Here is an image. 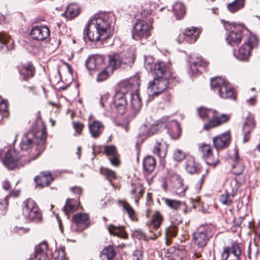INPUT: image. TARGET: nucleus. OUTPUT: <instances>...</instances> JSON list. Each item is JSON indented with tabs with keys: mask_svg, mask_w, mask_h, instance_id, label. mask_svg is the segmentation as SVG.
I'll return each mask as SVG.
<instances>
[{
	"mask_svg": "<svg viewBox=\"0 0 260 260\" xmlns=\"http://www.w3.org/2000/svg\"><path fill=\"white\" fill-rule=\"evenodd\" d=\"M113 17L107 14L95 15L88 21L83 32L85 39L90 41H104L114 32Z\"/></svg>",
	"mask_w": 260,
	"mask_h": 260,
	"instance_id": "1",
	"label": "nucleus"
},
{
	"mask_svg": "<svg viewBox=\"0 0 260 260\" xmlns=\"http://www.w3.org/2000/svg\"><path fill=\"white\" fill-rule=\"evenodd\" d=\"M171 63H168L162 71V75L154 74V79L149 82L147 86V92L149 95H157L167 88L168 79L171 77Z\"/></svg>",
	"mask_w": 260,
	"mask_h": 260,
	"instance_id": "2",
	"label": "nucleus"
},
{
	"mask_svg": "<svg viewBox=\"0 0 260 260\" xmlns=\"http://www.w3.org/2000/svg\"><path fill=\"white\" fill-rule=\"evenodd\" d=\"M46 140V133L44 130L38 131L36 134L29 132L22 137L20 147L22 150L29 151L36 144L37 149L40 152L45 148Z\"/></svg>",
	"mask_w": 260,
	"mask_h": 260,
	"instance_id": "3",
	"label": "nucleus"
},
{
	"mask_svg": "<svg viewBox=\"0 0 260 260\" xmlns=\"http://www.w3.org/2000/svg\"><path fill=\"white\" fill-rule=\"evenodd\" d=\"M200 117L203 119H207L208 122L204 125V129L208 131L226 122L229 117L226 114L219 115L213 109L201 107L198 110Z\"/></svg>",
	"mask_w": 260,
	"mask_h": 260,
	"instance_id": "4",
	"label": "nucleus"
},
{
	"mask_svg": "<svg viewBox=\"0 0 260 260\" xmlns=\"http://www.w3.org/2000/svg\"><path fill=\"white\" fill-rule=\"evenodd\" d=\"M210 86L212 90L217 91L220 98L235 99V95L233 88L225 79L220 77L211 78Z\"/></svg>",
	"mask_w": 260,
	"mask_h": 260,
	"instance_id": "5",
	"label": "nucleus"
},
{
	"mask_svg": "<svg viewBox=\"0 0 260 260\" xmlns=\"http://www.w3.org/2000/svg\"><path fill=\"white\" fill-rule=\"evenodd\" d=\"M134 58L130 54L127 55L118 53H111L108 55V63L106 66L110 72L120 67L124 68L126 66H131L133 63Z\"/></svg>",
	"mask_w": 260,
	"mask_h": 260,
	"instance_id": "6",
	"label": "nucleus"
},
{
	"mask_svg": "<svg viewBox=\"0 0 260 260\" xmlns=\"http://www.w3.org/2000/svg\"><path fill=\"white\" fill-rule=\"evenodd\" d=\"M126 97L115 93L114 101L110 106V111L107 112L106 115L109 117L123 115L126 111Z\"/></svg>",
	"mask_w": 260,
	"mask_h": 260,
	"instance_id": "7",
	"label": "nucleus"
},
{
	"mask_svg": "<svg viewBox=\"0 0 260 260\" xmlns=\"http://www.w3.org/2000/svg\"><path fill=\"white\" fill-rule=\"evenodd\" d=\"M22 214L29 220L40 221L42 218V214L36 202L31 199L25 200L22 204Z\"/></svg>",
	"mask_w": 260,
	"mask_h": 260,
	"instance_id": "8",
	"label": "nucleus"
},
{
	"mask_svg": "<svg viewBox=\"0 0 260 260\" xmlns=\"http://www.w3.org/2000/svg\"><path fill=\"white\" fill-rule=\"evenodd\" d=\"M139 85V78L137 76L123 80L119 83V89L116 94H119L123 96L126 97V95L129 92L131 95L132 93L138 92Z\"/></svg>",
	"mask_w": 260,
	"mask_h": 260,
	"instance_id": "9",
	"label": "nucleus"
},
{
	"mask_svg": "<svg viewBox=\"0 0 260 260\" xmlns=\"http://www.w3.org/2000/svg\"><path fill=\"white\" fill-rule=\"evenodd\" d=\"M256 43L255 37H251L246 43L241 45L237 50L234 52L235 57L239 60L247 61L251 55L253 46Z\"/></svg>",
	"mask_w": 260,
	"mask_h": 260,
	"instance_id": "10",
	"label": "nucleus"
},
{
	"mask_svg": "<svg viewBox=\"0 0 260 260\" xmlns=\"http://www.w3.org/2000/svg\"><path fill=\"white\" fill-rule=\"evenodd\" d=\"M151 27L145 21L138 19L132 30V38L136 40L146 39L150 34Z\"/></svg>",
	"mask_w": 260,
	"mask_h": 260,
	"instance_id": "11",
	"label": "nucleus"
},
{
	"mask_svg": "<svg viewBox=\"0 0 260 260\" xmlns=\"http://www.w3.org/2000/svg\"><path fill=\"white\" fill-rule=\"evenodd\" d=\"M224 27L230 32L226 38L227 42L231 46L238 44L243 38L242 31L239 28L238 25L232 24L228 22L223 23Z\"/></svg>",
	"mask_w": 260,
	"mask_h": 260,
	"instance_id": "12",
	"label": "nucleus"
},
{
	"mask_svg": "<svg viewBox=\"0 0 260 260\" xmlns=\"http://www.w3.org/2000/svg\"><path fill=\"white\" fill-rule=\"evenodd\" d=\"M169 62L165 64L161 61L154 62V58L151 56L145 57L144 67L148 71L152 72L153 74H157L159 75H162V71L166 68Z\"/></svg>",
	"mask_w": 260,
	"mask_h": 260,
	"instance_id": "13",
	"label": "nucleus"
},
{
	"mask_svg": "<svg viewBox=\"0 0 260 260\" xmlns=\"http://www.w3.org/2000/svg\"><path fill=\"white\" fill-rule=\"evenodd\" d=\"M199 149L207 165L214 168L218 164L219 162L218 158L213 154L210 145L204 144L200 147Z\"/></svg>",
	"mask_w": 260,
	"mask_h": 260,
	"instance_id": "14",
	"label": "nucleus"
},
{
	"mask_svg": "<svg viewBox=\"0 0 260 260\" xmlns=\"http://www.w3.org/2000/svg\"><path fill=\"white\" fill-rule=\"evenodd\" d=\"M208 229L205 228L202 230H198L193 234V241L198 248L202 249L206 246L209 237L207 235Z\"/></svg>",
	"mask_w": 260,
	"mask_h": 260,
	"instance_id": "15",
	"label": "nucleus"
},
{
	"mask_svg": "<svg viewBox=\"0 0 260 260\" xmlns=\"http://www.w3.org/2000/svg\"><path fill=\"white\" fill-rule=\"evenodd\" d=\"M30 35L34 40L43 41L49 37L50 30L46 26H36L32 28Z\"/></svg>",
	"mask_w": 260,
	"mask_h": 260,
	"instance_id": "16",
	"label": "nucleus"
},
{
	"mask_svg": "<svg viewBox=\"0 0 260 260\" xmlns=\"http://www.w3.org/2000/svg\"><path fill=\"white\" fill-rule=\"evenodd\" d=\"M18 70L20 74V78L22 80L27 81L32 77L35 74V69L30 62L23 63L19 66Z\"/></svg>",
	"mask_w": 260,
	"mask_h": 260,
	"instance_id": "17",
	"label": "nucleus"
},
{
	"mask_svg": "<svg viewBox=\"0 0 260 260\" xmlns=\"http://www.w3.org/2000/svg\"><path fill=\"white\" fill-rule=\"evenodd\" d=\"M19 159V156L16 151L9 150L5 154L3 163L9 169H13L17 166Z\"/></svg>",
	"mask_w": 260,
	"mask_h": 260,
	"instance_id": "18",
	"label": "nucleus"
},
{
	"mask_svg": "<svg viewBox=\"0 0 260 260\" xmlns=\"http://www.w3.org/2000/svg\"><path fill=\"white\" fill-rule=\"evenodd\" d=\"M200 34V30L199 28L191 26L184 29L183 31V36L184 40L186 43L192 44L197 40Z\"/></svg>",
	"mask_w": 260,
	"mask_h": 260,
	"instance_id": "19",
	"label": "nucleus"
},
{
	"mask_svg": "<svg viewBox=\"0 0 260 260\" xmlns=\"http://www.w3.org/2000/svg\"><path fill=\"white\" fill-rule=\"evenodd\" d=\"M48 245L46 241H43L36 246L35 254L31 257V260H49L47 256Z\"/></svg>",
	"mask_w": 260,
	"mask_h": 260,
	"instance_id": "20",
	"label": "nucleus"
},
{
	"mask_svg": "<svg viewBox=\"0 0 260 260\" xmlns=\"http://www.w3.org/2000/svg\"><path fill=\"white\" fill-rule=\"evenodd\" d=\"M255 127V122L253 116L249 114L247 116L246 121L243 126V132L244 137L243 141L247 142L250 139V133Z\"/></svg>",
	"mask_w": 260,
	"mask_h": 260,
	"instance_id": "21",
	"label": "nucleus"
},
{
	"mask_svg": "<svg viewBox=\"0 0 260 260\" xmlns=\"http://www.w3.org/2000/svg\"><path fill=\"white\" fill-rule=\"evenodd\" d=\"M231 159L233 161L231 170L232 173L236 175L241 174L243 172L244 165L243 161L239 158L238 151L236 149L234 150V153Z\"/></svg>",
	"mask_w": 260,
	"mask_h": 260,
	"instance_id": "22",
	"label": "nucleus"
},
{
	"mask_svg": "<svg viewBox=\"0 0 260 260\" xmlns=\"http://www.w3.org/2000/svg\"><path fill=\"white\" fill-rule=\"evenodd\" d=\"M104 58L101 55H95L89 56L85 63L88 70L99 69L103 63Z\"/></svg>",
	"mask_w": 260,
	"mask_h": 260,
	"instance_id": "23",
	"label": "nucleus"
},
{
	"mask_svg": "<svg viewBox=\"0 0 260 260\" xmlns=\"http://www.w3.org/2000/svg\"><path fill=\"white\" fill-rule=\"evenodd\" d=\"M229 143L230 135L227 133H224L213 139V145L217 150L225 148L229 144Z\"/></svg>",
	"mask_w": 260,
	"mask_h": 260,
	"instance_id": "24",
	"label": "nucleus"
},
{
	"mask_svg": "<svg viewBox=\"0 0 260 260\" xmlns=\"http://www.w3.org/2000/svg\"><path fill=\"white\" fill-rule=\"evenodd\" d=\"M73 220L76 224L82 226L80 231L87 228L89 224V217L86 213H77L73 216Z\"/></svg>",
	"mask_w": 260,
	"mask_h": 260,
	"instance_id": "25",
	"label": "nucleus"
},
{
	"mask_svg": "<svg viewBox=\"0 0 260 260\" xmlns=\"http://www.w3.org/2000/svg\"><path fill=\"white\" fill-rule=\"evenodd\" d=\"M88 127L91 136L97 138L102 133L104 126L100 121L94 120L92 123H89Z\"/></svg>",
	"mask_w": 260,
	"mask_h": 260,
	"instance_id": "26",
	"label": "nucleus"
},
{
	"mask_svg": "<svg viewBox=\"0 0 260 260\" xmlns=\"http://www.w3.org/2000/svg\"><path fill=\"white\" fill-rule=\"evenodd\" d=\"M168 128V133L173 139H178L181 134V129L176 121H172L169 124H166Z\"/></svg>",
	"mask_w": 260,
	"mask_h": 260,
	"instance_id": "27",
	"label": "nucleus"
},
{
	"mask_svg": "<svg viewBox=\"0 0 260 260\" xmlns=\"http://www.w3.org/2000/svg\"><path fill=\"white\" fill-rule=\"evenodd\" d=\"M35 180L38 185L43 187L49 185L52 181L53 178L50 173L45 172L36 177Z\"/></svg>",
	"mask_w": 260,
	"mask_h": 260,
	"instance_id": "28",
	"label": "nucleus"
},
{
	"mask_svg": "<svg viewBox=\"0 0 260 260\" xmlns=\"http://www.w3.org/2000/svg\"><path fill=\"white\" fill-rule=\"evenodd\" d=\"M79 12V6L76 4H72L67 7L65 12L62 14V16L71 19L78 16Z\"/></svg>",
	"mask_w": 260,
	"mask_h": 260,
	"instance_id": "29",
	"label": "nucleus"
},
{
	"mask_svg": "<svg viewBox=\"0 0 260 260\" xmlns=\"http://www.w3.org/2000/svg\"><path fill=\"white\" fill-rule=\"evenodd\" d=\"M172 12L176 19H181L184 16L186 13L185 6L181 2H176L172 6Z\"/></svg>",
	"mask_w": 260,
	"mask_h": 260,
	"instance_id": "30",
	"label": "nucleus"
},
{
	"mask_svg": "<svg viewBox=\"0 0 260 260\" xmlns=\"http://www.w3.org/2000/svg\"><path fill=\"white\" fill-rule=\"evenodd\" d=\"M167 145L164 142L156 141L154 146L153 153L157 154L160 158H164L167 153Z\"/></svg>",
	"mask_w": 260,
	"mask_h": 260,
	"instance_id": "31",
	"label": "nucleus"
},
{
	"mask_svg": "<svg viewBox=\"0 0 260 260\" xmlns=\"http://www.w3.org/2000/svg\"><path fill=\"white\" fill-rule=\"evenodd\" d=\"M79 202L76 199H68L63 210L64 213L68 216V214L75 211L79 206Z\"/></svg>",
	"mask_w": 260,
	"mask_h": 260,
	"instance_id": "32",
	"label": "nucleus"
},
{
	"mask_svg": "<svg viewBox=\"0 0 260 260\" xmlns=\"http://www.w3.org/2000/svg\"><path fill=\"white\" fill-rule=\"evenodd\" d=\"M208 64L201 56L197 57L196 60L193 61L190 64V69L193 73H201V68Z\"/></svg>",
	"mask_w": 260,
	"mask_h": 260,
	"instance_id": "33",
	"label": "nucleus"
},
{
	"mask_svg": "<svg viewBox=\"0 0 260 260\" xmlns=\"http://www.w3.org/2000/svg\"><path fill=\"white\" fill-rule=\"evenodd\" d=\"M131 108L135 111H139L142 107V102L138 92L132 93L130 95Z\"/></svg>",
	"mask_w": 260,
	"mask_h": 260,
	"instance_id": "34",
	"label": "nucleus"
},
{
	"mask_svg": "<svg viewBox=\"0 0 260 260\" xmlns=\"http://www.w3.org/2000/svg\"><path fill=\"white\" fill-rule=\"evenodd\" d=\"M108 231L110 234L121 237L123 239L127 238V234L124 231L123 227L115 226L113 224L108 226Z\"/></svg>",
	"mask_w": 260,
	"mask_h": 260,
	"instance_id": "35",
	"label": "nucleus"
},
{
	"mask_svg": "<svg viewBox=\"0 0 260 260\" xmlns=\"http://www.w3.org/2000/svg\"><path fill=\"white\" fill-rule=\"evenodd\" d=\"M116 253L113 247L109 246L105 248L100 254L102 260H114Z\"/></svg>",
	"mask_w": 260,
	"mask_h": 260,
	"instance_id": "36",
	"label": "nucleus"
},
{
	"mask_svg": "<svg viewBox=\"0 0 260 260\" xmlns=\"http://www.w3.org/2000/svg\"><path fill=\"white\" fill-rule=\"evenodd\" d=\"M156 161L154 158L151 156L145 157L143 160V167L144 170L148 173H151L154 169Z\"/></svg>",
	"mask_w": 260,
	"mask_h": 260,
	"instance_id": "37",
	"label": "nucleus"
},
{
	"mask_svg": "<svg viewBox=\"0 0 260 260\" xmlns=\"http://www.w3.org/2000/svg\"><path fill=\"white\" fill-rule=\"evenodd\" d=\"M185 169L190 174L198 173L199 165L196 163L193 157L190 156L187 158L185 162Z\"/></svg>",
	"mask_w": 260,
	"mask_h": 260,
	"instance_id": "38",
	"label": "nucleus"
},
{
	"mask_svg": "<svg viewBox=\"0 0 260 260\" xmlns=\"http://www.w3.org/2000/svg\"><path fill=\"white\" fill-rule=\"evenodd\" d=\"M64 247L63 246L59 247L58 249L56 248L55 250L52 252V257L55 260H69L66 257L64 251Z\"/></svg>",
	"mask_w": 260,
	"mask_h": 260,
	"instance_id": "39",
	"label": "nucleus"
},
{
	"mask_svg": "<svg viewBox=\"0 0 260 260\" xmlns=\"http://www.w3.org/2000/svg\"><path fill=\"white\" fill-rule=\"evenodd\" d=\"M244 5V0H235L232 3L228 5V8L231 12L234 13L243 8Z\"/></svg>",
	"mask_w": 260,
	"mask_h": 260,
	"instance_id": "40",
	"label": "nucleus"
},
{
	"mask_svg": "<svg viewBox=\"0 0 260 260\" xmlns=\"http://www.w3.org/2000/svg\"><path fill=\"white\" fill-rule=\"evenodd\" d=\"M162 221V215L157 211L155 212L152 215L151 220V224H152L154 229H158L160 226Z\"/></svg>",
	"mask_w": 260,
	"mask_h": 260,
	"instance_id": "41",
	"label": "nucleus"
},
{
	"mask_svg": "<svg viewBox=\"0 0 260 260\" xmlns=\"http://www.w3.org/2000/svg\"><path fill=\"white\" fill-rule=\"evenodd\" d=\"M110 69L107 66L102 70L97 75L96 81L99 82H103L108 78L109 76L113 72H110Z\"/></svg>",
	"mask_w": 260,
	"mask_h": 260,
	"instance_id": "42",
	"label": "nucleus"
},
{
	"mask_svg": "<svg viewBox=\"0 0 260 260\" xmlns=\"http://www.w3.org/2000/svg\"><path fill=\"white\" fill-rule=\"evenodd\" d=\"M162 200L166 205L173 210H177L180 206V202L175 200H171L166 198H162Z\"/></svg>",
	"mask_w": 260,
	"mask_h": 260,
	"instance_id": "43",
	"label": "nucleus"
},
{
	"mask_svg": "<svg viewBox=\"0 0 260 260\" xmlns=\"http://www.w3.org/2000/svg\"><path fill=\"white\" fill-rule=\"evenodd\" d=\"M185 153L180 149H175L173 151V158L177 162L182 161L185 157Z\"/></svg>",
	"mask_w": 260,
	"mask_h": 260,
	"instance_id": "44",
	"label": "nucleus"
},
{
	"mask_svg": "<svg viewBox=\"0 0 260 260\" xmlns=\"http://www.w3.org/2000/svg\"><path fill=\"white\" fill-rule=\"evenodd\" d=\"M234 196L229 193H224L219 198L220 202L226 206H230L233 202Z\"/></svg>",
	"mask_w": 260,
	"mask_h": 260,
	"instance_id": "45",
	"label": "nucleus"
},
{
	"mask_svg": "<svg viewBox=\"0 0 260 260\" xmlns=\"http://www.w3.org/2000/svg\"><path fill=\"white\" fill-rule=\"evenodd\" d=\"M101 173L104 175L107 179L111 182L113 180L116 178V175L115 172L108 168H103L100 169Z\"/></svg>",
	"mask_w": 260,
	"mask_h": 260,
	"instance_id": "46",
	"label": "nucleus"
},
{
	"mask_svg": "<svg viewBox=\"0 0 260 260\" xmlns=\"http://www.w3.org/2000/svg\"><path fill=\"white\" fill-rule=\"evenodd\" d=\"M166 126V124L162 122H158L156 124H153L148 127L149 132H146V133H145V135H146L147 136H151L152 135L156 133L160 128L165 127Z\"/></svg>",
	"mask_w": 260,
	"mask_h": 260,
	"instance_id": "47",
	"label": "nucleus"
},
{
	"mask_svg": "<svg viewBox=\"0 0 260 260\" xmlns=\"http://www.w3.org/2000/svg\"><path fill=\"white\" fill-rule=\"evenodd\" d=\"M170 181L176 188H180L182 185V181L180 176L177 174H173L170 177Z\"/></svg>",
	"mask_w": 260,
	"mask_h": 260,
	"instance_id": "48",
	"label": "nucleus"
},
{
	"mask_svg": "<svg viewBox=\"0 0 260 260\" xmlns=\"http://www.w3.org/2000/svg\"><path fill=\"white\" fill-rule=\"evenodd\" d=\"M132 194H135V201L137 203L138 200L141 198L143 193L142 187L139 185H135L131 190Z\"/></svg>",
	"mask_w": 260,
	"mask_h": 260,
	"instance_id": "49",
	"label": "nucleus"
},
{
	"mask_svg": "<svg viewBox=\"0 0 260 260\" xmlns=\"http://www.w3.org/2000/svg\"><path fill=\"white\" fill-rule=\"evenodd\" d=\"M10 42V37L7 35L1 32L0 33V51L2 50L5 47L8 49V47L7 45Z\"/></svg>",
	"mask_w": 260,
	"mask_h": 260,
	"instance_id": "50",
	"label": "nucleus"
},
{
	"mask_svg": "<svg viewBox=\"0 0 260 260\" xmlns=\"http://www.w3.org/2000/svg\"><path fill=\"white\" fill-rule=\"evenodd\" d=\"M241 250L237 244H233L232 246V254H233L231 260H239L241 255Z\"/></svg>",
	"mask_w": 260,
	"mask_h": 260,
	"instance_id": "51",
	"label": "nucleus"
},
{
	"mask_svg": "<svg viewBox=\"0 0 260 260\" xmlns=\"http://www.w3.org/2000/svg\"><path fill=\"white\" fill-rule=\"evenodd\" d=\"M105 152L109 157L118 154L116 147L113 145L106 146L104 148Z\"/></svg>",
	"mask_w": 260,
	"mask_h": 260,
	"instance_id": "52",
	"label": "nucleus"
},
{
	"mask_svg": "<svg viewBox=\"0 0 260 260\" xmlns=\"http://www.w3.org/2000/svg\"><path fill=\"white\" fill-rule=\"evenodd\" d=\"M177 233V227L174 225L170 226L166 230L167 237H175Z\"/></svg>",
	"mask_w": 260,
	"mask_h": 260,
	"instance_id": "53",
	"label": "nucleus"
},
{
	"mask_svg": "<svg viewBox=\"0 0 260 260\" xmlns=\"http://www.w3.org/2000/svg\"><path fill=\"white\" fill-rule=\"evenodd\" d=\"M160 232L158 230V229H154L153 231L150 230L146 237L149 239L155 240L160 235Z\"/></svg>",
	"mask_w": 260,
	"mask_h": 260,
	"instance_id": "54",
	"label": "nucleus"
},
{
	"mask_svg": "<svg viewBox=\"0 0 260 260\" xmlns=\"http://www.w3.org/2000/svg\"><path fill=\"white\" fill-rule=\"evenodd\" d=\"M123 209L126 211L129 217L133 219L134 216V211L132 207L129 205V204L127 202H124L123 203Z\"/></svg>",
	"mask_w": 260,
	"mask_h": 260,
	"instance_id": "55",
	"label": "nucleus"
},
{
	"mask_svg": "<svg viewBox=\"0 0 260 260\" xmlns=\"http://www.w3.org/2000/svg\"><path fill=\"white\" fill-rule=\"evenodd\" d=\"M232 247L231 248H225L221 254V260H226L228 257L231 258L232 257Z\"/></svg>",
	"mask_w": 260,
	"mask_h": 260,
	"instance_id": "56",
	"label": "nucleus"
},
{
	"mask_svg": "<svg viewBox=\"0 0 260 260\" xmlns=\"http://www.w3.org/2000/svg\"><path fill=\"white\" fill-rule=\"evenodd\" d=\"M8 196H7L3 201L1 199L0 200V211H2L0 213L2 214H4L6 213V209L8 206Z\"/></svg>",
	"mask_w": 260,
	"mask_h": 260,
	"instance_id": "57",
	"label": "nucleus"
},
{
	"mask_svg": "<svg viewBox=\"0 0 260 260\" xmlns=\"http://www.w3.org/2000/svg\"><path fill=\"white\" fill-rule=\"evenodd\" d=\"M29 231L28 229L23 228L22 227H14L12 232L15 234H17L19 235H22L27 233Z\"/></svg>",
	"mask_w": 260,
	"mask_h": 260,
	"instance_id": "58",
	"label": "nucleus"
},
{
	"mask_svg": "<svg viewBox=\"0 0 260 260\" xmlns=\"http://www.w3.org/2000/svg\"><path fill=\"white\" fill-rule=\"evenodd\" d=\"M73 126L76 133L80 134L84 127V125L80 122H73Z\"/></svg>",
	"mask_w": 260,
	"mask_h": 260,
	"instance_id": "59",
	"label": "nucleus"
},
{
	"mask_svg": "<svg viewBox=\"0 0 260 260\" xmlns=\"http://www.w3.org/2000/svg\"><path fill=\"white\" fill-rule=\"evenodd\" d=\"M146 132H149L148 127L145 124L142 125L140 128L139 137H142L143 138L149 137L150 136H147L146 135H145V133H146Z\"/></svg>",
	"mask_w": 260,
	"mask_h": 260,
	"instance_id": "60",
	"label": "nucleus"
},
{
	"mask_svg": "<svg viewBox=\"0 0 260 260\" xmlns=\"http://www.w3.org/2000/svg\"><path fill=\"white\" fill-rule=\"evenodd\" d=\"M7 101L3 100L0 96V111H3L6 114L7 112Z\"/></svg>",
	"mask_w": 260,
	"mask_h": 260,
	"instance_id": "61",
	"label": "nucleus"
},
{
	"mask_svg": "<svg viewBox=\"0 0 260 260\" xmlns=\"http://www.w3.org/2000/svg\"><path fill=\"white\" fill-rule=\"evenodd\" d=\"M110 161L112 165L115 166H118L119 164L118 154L109 157Z\"/></svg>",
	"mask_w": 260,
	"mask_h": 260,
	"instance_id": "62",
	"label": "nucleus"
},
{
	"mask_svg": "<svg viewBox=\"0 0 260 260\" xmlns=\"http://www.w3.org/2000/svg\"><path fill=\"white\" fill-rule=\"evenodd\" d=\"M143 254L141 250H137L134 252L133 260H142Z\"/></svg>",
	"mask_w": 260,
	"mask_h": 260,
	"instance_id": "63",
	"label": "nucleus"
},
{
	"mask_svg": "<svg viewBox=\"0 0 260 260\" xmlns=\"http://www.w3.org/2000/svg\"><path fill=\"white\" fill-rule=\"evenodd\" d=\"M135 234L139 239L145 238V235L141 230H137L135 231Z\"/></svg>",
	"mask_w": 260,
	"mask_h": 260,
	"instance_id": "64",
	"label": "nucleus"
}]
</instances>
